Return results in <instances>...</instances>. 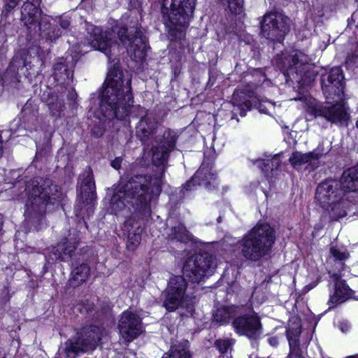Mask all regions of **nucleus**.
Instances as JSON below:
<instances>
[{"mask_svg": "<svg viewBox=\"0 0 358 358\" xmlns=\"http://www.w3.org/2000/svg\"><path fill=\"white\" fill-rule=\"evenodd\" d=\"M177 139L175 131L166 129L164 132L159 145L152 148V160L159 170L152 175H135L128 180H122L110 199L113 210L117 213L133 208L143 216L150 215V202L161 193L165 164Z\"/></svg>", "mask_w": 358, "mask_h": 358, "instance_id": "f257e3e1", "label": "nucleus"}, {"mask_svg": "<svg viewBox=\"0 0 358 358\" xmlns=\"http://www.w3.org/2000/svg\"><path fill=\"white\" fill-rule=\"evenodd\" d=\"M321 84L324 94L327 99L335 100V103L315 105L310 108V113L315 117H322L327 121L339 125H347L350 115L345 106L344 96V76L340 67H334L323 74Z\"/></svg>", "mask_w": 358, "mask_h": 358, "instance_id": "f03ea898", "label": "nucleus"}, {"mask_svg": "<svg viewBox=\"0 0 358 358\" xmlns=\"http://www.w3.org/2000/svg\"><path fill=\"white\" fill-rule=\"evenodd\" d=\"M122 78L123 73L119 69L110 70L101 93L99 111L108 120L115 118L123 120L129 114L130 108L133 106L130 80L124 87Z\"/></svg>", "mask_w": 358, "mask_h": 358, "instance_id": "7ed1b4c3", "label": "nucleus"}, {"mask_svg": "<svg viewBox=\"0 0 358 358\" xmlns=\"http://www.w3.org/2000/svg\"><path fill=\"white\" fill-rule=\"evenodd\" d=\"M60 194L58 186L50 179L37 177L26 182L23 192L17 199L25 202V217L34 220L42 217L47 206L59 198Z\"/></svg>", "mask_w": 358, "mask_h": 358, "instance_id": "20e7f679", "label": "nucleus"}, {"mask_svg": "<svg viewBox=\"0 0 358 358\" xmlns=\"http://www.w3.org/2000/svg\"><path fill=\"white\" fill-rule=\"evenodd\" d=\"M275 242V231L268 223L259 222L241 241L239 248L247 260L259 261L268 255Z\"/></svg>", "mask_w": 358, "mask_h": 358, "instance_id": "39448f33", "label": "nucleus"}, {"mask_svg": "<svg viewBox=\"0 0 358 358\" xmlns=\"http://www.w3.org/2000/svg\"><path fill=\"white\" fill-rule=\"evenodd\" d=\"M315 200L334 220L345 217L350 205L348 198L341 189V182L334 179H327L317 185Z\"/></svg>", "mask_w": 358, "mask_h": 358, "instance_id": "423d86ee", "label": "nucleus"}, {"mask_svg": "<svg viewBox=\"0 0 358 358\" xmlns=\"http://www.w3.org/2000/svg\"><path fill=\"white\" fill-rule=\"evenodd\" d=\"M161 4L162 19L171 29L180 30L188 26L192 17L196 0H158Z\"/></svg>", "mask_w": 358, "mask_h": 358, "instance_id": "0eeeda50", "label": "nucleus"}, {"mask_svg": "<svg viewBox=\"0 0 358 358\" xmlns=\"http://www.w3.org/2000/svg\"><path fill=\"white\" fill-rule=\"evenodd\" d=\"M102 329L97 326L83 327L76 338L65 343L64 348L59 349L58 358H75L80 352L94 350L101 339Z\"/></svg>", "mask_w": 358, "mask_h": 358, "instance_id": "6e6552de", "label": "nucleus"}, {"mask_svg": "<svg viewBox=\"0 0 358 358\" xmlns=\"http://www.w3.org/2000/svg\"><path fill=\"white\" fill-rule=\"evenodd\" d=\"M311 59L300 50H292L276 59L277 66L281 69L287 81L296 80L303 84L308 77Z\"/></svg>", "mask_w": 358, "mask_h": 358, "instance_id": "1a4fd4ad", "label": "nucleus"}, {"mask_svg": "<svg viewBox=\"0 0 358 358\" xmlns=\"http://www.w3.org/2000/svg\"><path fill=\"white\" fill-rule=\"evenodd\" d=\"M217 267L216 257L209 252L195 254L184 263L182 277L193 283H199L206 276L211 275Z\"/></svg>", "mask_w": 358, "mask_h": 358, "instance_id": "9d476101", "label": "nucleus"}, {"mask_svg": "<svg viewBox=\"0 0 358 358\" xmlns=\"http://www.w3.org/2000/svg\"><path fill=\"white\" fill-rule=\"evenodd\" d=\"M187 283L181 275L170 278L167 287L162 292L163 306L169 312L175 311L180 307L191 309L192 299L185 294Z\"/></svg>", "mask_w": 358, "mask_h": 358, "instance_id": "9b49d317", "label": "nucleus"}, {"mask_svg": "<svg viewBox=\"0 0 358 358\" xmlns=\"http://www.w3.org/2000/svg\"><path fill=\"white\" fill-rule=\"evenodd\" d=\"M260 35L273 42H281L289 31V19L278 12L264 14L260 22Z\"/></svg>", "mask_w": 358, "mask_h": 358, "instance_id": "f8f14e48", "label": "nucleus"}, {"mask_svg": "<svg viewBox=\"0 0 358 358\" xmlns=\"http://www.w3.org/2000/svg\"><path fill=\"white\" fill-rule=\"evenodd\" d=\"M117 35L132 59L142 61L147 52L146 38L136 23L129 27H121Z\"/></svg>", "mask_w": 358, "mask_h": 358, "instance_id": "ddd939ff", "label": "nucleus"}, {"mask_svg": "<svg viewBox=\"0 0 358 358\" xmlns=\"http://www.w3.org/2000/svg\"><path fill=\"white\" fill-rule=\"evenodd\" d=\"M196 182L198 185L203 186L208 190L217 187V177L215 171L213 169L211 162L204 161L194 176L182 187L180 192L183 196H186L188 192L195 189Z\"/></svg>", "mask_w": 358, "mask_h": 358, "instance_id": "4468645a", "label": "nucleus"}, {"mask_svg": "<svg viewBox=\"0 0 358 358\" xmlns=\"http://www.w3.org/2000/svg\"><path fill=\"white\" fill-rule=\"evenodd\" d=\"M232 326L236 334L245 336L249 339L257 340L262 334L260 318L255 312L236 317Z\"/></svg>", "mask_w": 358, "mask_h": 358, "instance_id": "2eb2a0df", "label": "nucleus"}, {"mask_svg": "<svg viewBox=\"0 0 358 358\" xmlns=\"http://www.w3.org/2000/svg\"><path fill=\"white\" fill-rule=\"evenodd\" d=\"M118 329L122 338L130 343L143 333L142 320L134 312L124 311L119 320Z\"/></svg>", "mask_w": 358, "mask_h": 358, "instance_id": "dca6fc26", "label": "nucleus"}, {"mask_svg": "<svg viewBox=\"0 0 358 358\" xmlns=\"http://www.w3.org/2000/svg\"><path fill=\"white\" fill-rule=\"evenodd\" d=\"M91 31L87 32L84 44H87L94 50L103 52L106 56L109 55L113 41L110 37V33L103 32L99 27L90 25L88 28Z\"/></svg>", "mask_w": 358, "mask_h": 358, "instance_id": "f3484780", "label": "nucleus"}, {"mask_svg": "<svg viewBox=\"0 0 358 358\" xmlns=\"http://www.w3.org/2000/svg\"><path fill=\"white\" fill-rule=\"evenodd\" d=\"M301 328V320L296 316L292 317L288 322L287 329V338L290 348L288 358H301L299 339Z\"/></svg>", "mask_w": 358, "mask_h": 358, "instance_id": "a211bd4d", "label": "nucleus"}, {"mask_svg": "<svg viewBox=\"0 0 358 358\" xmlns=\"http://www.w3.org/2000/svg\"><path fill=\"white\" fill-rule=\"evenodd\" d=\"M42 15L41 10L34 3H25L22 8V21L27 27L31 37L37 32L36 28Z\"/></svg>", "mask_w": 358, "mask_h": 358, "instance_id": "6ab92c4d", "label": "nucleus"}, {"mask_svg": "<svg viewBox=\"0 0 358 358\" xmlns=\"http://www.w3.org/2000/svg\"><path fill=\"white\" fill-rule=\"evenodd\" d=\"M158 122L152 113L147 112L141 117L136 127V136L143 143H145L151 136L155 134Z\"/></svg>", "mask_w": 358, "mask_h": 358, "instance_id": "aec40b11", "label": "nucleus"}, {"mask_svg": "<svg viewBox=\"0 0 358 358\" xmlns=\"http://www.w3.org/2000/svg\"><path fill=\"white\" fill-rule=\"evenodd\" d=\"M329 277L334 282V293L330 296L329 303L332 304V307L342 303L350 296L351 289L345 283V280H341V275L338 273H332L328 271ZM331 306H329L331 308Z\"/></svg>", "mask_w": 358, "mask_h": 358, "instance_id": "412c9836", "label": "nucleus"}, {"mask_svg": "<svg viewBox=\"0 0 358 358\" xmlns=\"http://www.w3.org/2000/svg\"><path fill=\"white\" fill-rule=\"evenodd\" d=\"M39 36L47 41L55 42L63 34L61 29L57 24L50 23V17L49 16H44L41 17L38 24L36 28Z\"/></svg>", "mask_w": 358, "mask_h": 358, "instance_id": "4be33fe9", "label": "nucleus"}, {"mask_svg": "<svg viewBox=\"0 0 358 358\" xmlns=\"http://www.w3.org/2000/svg\"><path fill=\"white\" fill-rule=\"evenodd\" d=\"M42 65L43 62L38 57H34L30 61H28L27 59L22 61L21 59L15 57L13 58L10 62V67L14 70L17 69V71H19L20 69L21 71H23L24 69H25L27 76L36 77L41 73V70L40 67L38 66L37 68H35V66H41Z\"/></svg>", "mask_w": 358, "mask_h": 358, "instance_id": "5701e85b", "label": "nucleus"}, {"mask_svg": "<svg viewBox=\"0 0 358 358\" xmlns=\"http://www.w3.org/2000/svg\"><path fill=\"white\" fill-rule=\"evenodd\" d=\"M73 64L70 66L66 59L60 58L53 66V76L60 85L69 84L73 79Z\"/></svg>", "mask_w": 358, "mask_h": 358, "instance_id": "b1692460", "label": "nucleus"}, {"mask_svg": "<svg viewBox=\"0 0 358 358\" xmlns=\"http://www.w3.org/2000/svg\"><path fill=\"white\" fill-rule=\"evenodd\" d=\"M76 248V243L68 238H63L51 251L53 259L61 261H68L71 259L72 253Z\"/></svg>", "mask_w": 358, "mask_h": 358, "instance_id": "393cba45", "label": "nucleus"}, {"mask_svg": "<svg viewBox=\"0 0 358 358\" xmlns=\"http://www.w3.org/2000/svg\"><path fill=\"white\" fill-rule=\"evenodd\" d=\"M82 181L80 196L83 203L90 204L96 199L95 182L90 169L85 172Z\"/></svg>", "mask_w": 358, "mask_h": 358, "instance_id": "a878e982", "label": "nucleus"}, {"mask_svg": "<svg viewBox=\"0 0 358 358\" xmlns=\"http://www.w3.org/2000/svg\"><path fill=\"white\" fill-rule=\"evenodd\" d=\"M322 155L316 151L308 153H302L299 152H293L289 158L291 164L294 166H301L304 164H308L313 169L319 165V159Z\"/></svg>", "mask_w": 358, "mask_h": 358, "instance_id": "bb28decb", "label": "nucleus"}, {"mask_svg": "<svg viewBox=\"0 0 358 358\" xmlns=\"http://www.w3.org/2000/svg\"><path fill=\"white\" fill-rule=\"evenodd\" d=\"M338 181L346 197L348 192L358 191V166L345 171Z\"/></svg>", "mask_w": 358, "mask_h": 358, "instance_id": "cd10ccee", "label": "nucleus"}, {"mask_svg": "<svg viewBox=\"0 0 358 358\" xmlns=\"http://www.w3.org/2000/svg\"><path fill=\"white\" fill-rule=\"evenodd\" d=\"M90 267L85 263L73 264L71 278L68 281L69 286L76 287L85 282L90 276Z\"/></svg>", "mask_w": 358, "mask_h": 358, "instance_id": "c85d7f7f", "label": "nucleus"}, {"mask_svg": "<svg viewBox=\"0 0 358 358\" xmlns=\"http://www.w3.org/2000/svg\"><path fill=\"white\" fill-rule=\"evenodd\" d=\"M256 163L265 172L266 176L272 177L277 175L281 164V159L279 155H275L271 159L266 160L258 159Z\"/></svg>", "mask_w": 358, "mask_h": 358, "instance_id": "c756f323", "label": "nucleus"}, {"mask_svg": "<svg viewBox=\"0 0 358 358\" xmlns=\"http://www.w3.org/2000/svg\"><path fill=\"white\" fill-rule=\"evenodd\" d=\"M167 238L172 241L187 243L191 240V234L181 223L172 226L167 232Z\"/></svg>", "mask_w": 358, "mask_h": 358, "instance_id": "7c9ffc66", "label": "nucleus"}, {"mask_svg": "<svg viewBox=\"0 0 358 358\" xmlns=\"http://www.w3.org/2000/svg\"><path fill=\"white\" fill-rule=\"evenodd\" d=\"M45 101L48 106L50 115L52 117H60L65 108L64 99L57 94H50Z\"/></svg>", "mask_w": 358, "mask_h": 358, "instance_id": "2f4dec72", "label": "nucleus"}, {"mask_svg": "<svg viewBox=\"0 0 358 358\" xmlns=\"http://www.w3.org/2000/svg\"><path fill=\"white\" fill-rule=\"evenodd\" d=\"M234 315V309L231 307H222L215 311L213 314V322L222 325L228 323L229 319Z\"/></svg>", "mask_w": 358, "mask_h": 358, "instance_id": "473e14b6", "label": "nucleus"}, {"mask_svg": "<svg viewBox=\"0 0 358 358\" xmlns=\"http://www.w3.org/2000/svg\"><path fill=\"white\" fill-rule=\"evenodd\" d=\"M162 358H191V355L187 349L178 345L171 346L169 352L164 354Z\"/></svg>", "mask_w": 358, "mask_h": 358, "instance_id": "72a5a7b5", "label": "nucleus"}, {"mask_svg": "<svg viewBox=\"0 0 358 358\" xmlns=\"http://www.w3.org/2000/svg\"><path fill=\"white\" fill-rule=\"evenodd\" d=\"M141 241V236L139 229L129 232L127 242V248L129 250L134 251L138 246Z\"/></svg>", "mask_w": 358, "mask_h": 358, "instance_id": "f704fd0d", "label": "nucleus"}, {"mask_svg": "<svg viewBox=\"0 0 358 358\" xmlns=\"http://www.w3.org/2000/svg\"><path fill=\"white\" fill-rule=\"evenodd\" d=\"M251 106L252 104L250 101H244L243 103L234 106V109L232 110V116L231 120H234L235 117L237 115L238 113L241 117L245 116L246 115L247 111L250 110ZM236 120L237 122H239L238 118H236Z\"/></svg>", "mask_w": 358, "mask_h": 358, "instance_id": "c9c22d12", "label": "nucleus"}, {"mask_svg": "<svg viewBox=\"0 0 358 358\" xmlns=\"http://www.w3.org/2000/svg\"><path fill=\"white\" fill-rule=\"evenodd\" d=\"M330 252L336 260H338L339 266H344L345 264L342 261L347 259L349 257V253L346 250H340L336 247L330 248Z\"/></svg>", "mask_w": 358, "mask_h": 358, "instance_id": "e433bc0d", "label": "nucleus"}, {"mask_svg": "<svg viewBox=\"0 0 358 358\" xmlns=\"http://www.w3.org/2000/svg\"><path fill=\"white\" fill-rule=\"evenodd\" d=\"M231 13L239 14L242 11L243 0H227Z\"/></svg>", "mask_w": 358, "mask_h": 358, "instance_id": "4c0bfd02", "label": "nucleus"}, {"mask_svg": "<svg viewBox=\"0 0 358 358\" xmlns=\"http://www.w3.org/2000/svg\"><path fill=\"white\" fill-rule=\"evenodd\" d=\"M232 345V341L229 339H223V340H217L215 342V346L220 352V353L224 354L228 351L229 349L231 348Z\"/></svg>", "mask_w": 358, "mask_h": 358, "instance_id": "58836bf2", "label": "nucleus"}, {"mask_svg": "<svg viewBox=\"0 0 358 358\" xmlns=\"http://www.w3.org/2000/svg\"><path fill=\"white\" fill-rule=\"evenodd\" d=\"M55 22L57 26L59 25L62 31L67 29L71 24L70 18L67 16L59 17L55 20Z\"/></svg>", "mask_w": 358, "mask_h": 358, "instance_id": "ea45409f", "label": "nucleus"}, {"mask_svg": "<svg viewBox=\"0 0 358 358\" xmlns=\"http://www.w3.org/2000/svg\"><path fill=\"white\" fill-rule=\"evenodd\" d=\"M20 0H5L4 8L7 12H10L19 3Z\"/></svg>", "mask_w": 358, "mask_h": 358, "instance_id": "a19ab883", "label": "nucleus"}, {"mask_svg": "<svg viewBox=\"0 0 358 358\" xmlns=\"http://www.w3.org/2000/svg\"><path fill=\"white\" fill-rule=\"evenodd\" d=\"M350 328V324L348 322H341L339 324V329L343 333H347Z\"/></svg>", "mask_w": 358, "mask_h": 358, "instance_id": "79ce46f5", "label": "nucleus"}, {"mask_svg": "<svg viewBox=\"0 0 358 358\" xmlns=\"http://www.w3.org/2000/svg\"><path fill=\"white\" fill-rule=\"evenodd\" d=\"M122 159L120 158H115L114 160L111 162V166L115 169H119L121 166Z\"/></svg>", "mask_w": 358, "mask_h": 358, "instance_id": "37998d69", "label": "nucleus"}, {"mask_svg": "<svg viewBox=\"0 0 358 358\" xmlns=\"http://www.w3.org/2000/svg\"><path fill=\"white\" fill-rule=\"evenodd\" d=\"M268 343L273 347H276L278 343V338L276 336H272L268 338Z\"/></svg>", "mask_w": 358, "mask_h": 358, "instance_id": "c03bdc74", "label": "nucleus"}, {"mask_svg": "<svg viewBox=\"0 0 358 358\" xmlns=\"http://www.w3.org/2000/svg\"><path fill=\"white\" fill-rule=\"evenodd\" d=\"M93 133L96 135V136L99 137V136H102L103 131L102 129H99L98 131L96 132L95 129H94Z\"/></svg>", "mask_w": 358, "mask_h": 358, "instance_id": "a18cd8bd", "label": "nucleus"}, {"mask_svg": "<svg viewBox=\"0 0 358 358\" xmlns=\"http://www.w3.org/2000/svg\"><path fill=\"white\" fill-rule=\"evenodd\" d=\"M76 92H72L70 94V96H71V99H73L75 96H76Z\"/></svg>", "mask_w": 358, "mask_h": 358, "instance_id": "49530a36", "label": "nucleus"}, {"mask_svg": "<svg viewBox=\"0 0 358 358\" xmlns=\"http://www.w3.org/2000/svg\"><path fill=\"white\" fill-rule=\"evenodd\" d=\"M0 358H6L5 355L0 352Z\"/></svg>", "mask_w": 358, "mask_h": 358, "instance_id": "de8ad7c7", "label": "nucleus"}, {"mask_svg": "<svg viewBox=\"0 0 358 358\" xmlns=\"http://www.w3.org/2000/svg\"><path fill=\"white\" fill-rule=\"evenodd\" d=\"M221 221H222V218H221V217L220 216V217L217 218V222H221Z\"/></svg>", "mask_w": 358, "mask_h": 358, "instance_id": "09e8293b", "label": "nucleus"}, {"mask_svg": "<svg viewBox=\"0 0 358 358\" xmlns=\"http://www.w3.org/2000/svg\"><path fill=\"white\" fill-rule=\"evenodd\" d=\"M356 124L357 128L358 129V120L356 121V124Z\"/></svg>", "mask_w": 358, "mask_h": 358, "instance_id": "8fccbe9b", "label": "nucleus"}, {"mask_svg": "<svg viewBox=\"0 0 358 358\" xmlns=\"http://www.w3.org/2000/svg\"><path fill=\"white\" fill-rule=\"evenodd\" d=\"M268 358H269V357H268Z\"/></svg>", "mask_w": 358, "mask_h": 358, "instance_id": "3c124183", "label": "nucleus"}]
</instances>
